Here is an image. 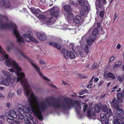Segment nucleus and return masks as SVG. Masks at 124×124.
I'll use <instances>...</instances> for the list:
<instances>
[{
	"instance_id": "nucleus-1",
	"label": "nucleus",
	"mask_w": 124,
	"mask_h": 124,
	"mask_svg": "<svg viewBox=\"0 0 124 124\" xmlns=\"http://www.w3.org/2000/svg\"><path fill=\"white\" fill-rule=\"evenodd\" d=\"M28 105L23 106L22 108H19L18 111L19 113L18 115L19 119H22L24 118H28L27 115L32 111L34 116L40 120L43 119L42 112L49 107H54L55 109H62L70 108V99L65 98L63 102L60 104L58 101L53 100L51 103L48 101L49 98H46L45 100L41 101H38V97L33 92L31 93L30 96L27 97Z\"/></svg>"
},
{
	"instance_id": "nucleus-2",
	"label": "nucleus",
	"mask_w": 124,
	"mask_h": 124,
	"mask_svg": "<svg viewBox=\"0 0 124 124\" xmlns=\"http://www.w3.org/2000/svg\"><path fill=\"white\" fill-rule=\"evenodd\" d=\"M3 17L4 19H7L6 17L0 15V18ZM17 26L12 22H10L8 23H4L3 20L0 18V29H9L13 30V32L17 38V42L21 45L24 42V39L19 34L17 30Z\"/></svg>"
},
{
	"instance_id": "nucleus-3",
	"label": "nucleus",
	"mask_w": 124,
	"mask_h": 124,
	"mask_svg": "<svg viewBox=\"0 0 124 124\" xmlns=\"http://www.w3.org/2000/svg\"><path fill=\"white\" fill-rule=\"evenodd\" d=\"M18 76L16 79V82L20 81L22 84L23 88L24 90V94L27 97L30 96L32 91H31L30 89L34 88V85L32 84H29L28 80L26 78H24L25 76L24 73L23 72H15Z\"/></svg>"
},
{
	"instance_id": "nucleus-4",
	"label": "nucleus",
	"mask_w": 124,
	"mask_h": 124,
	"mask_svg": "<svg viewBox=\"0 0 124 124\" xmlns=\"http://www.w3.org/2000/svg\"><path fill=\"white\" fill-rule=\"evenodd\" d=\"M102 108L103 111L101 114V119L106 124H107L109 122V117L112 114V112L110 109L107 108L106 105H102Z\"/></svg>"
},
{
	"instance_id": "nucleus-5",
	"label": "nucleus",
	"mask_w": 124,
	"mask_h": 124,
	"mask_svg": "<svg viewBox=\"0 0 124 124\" xmlns=\"http://www.w3.org/2000/svg\"><path fill=\"white\" fill-rule=\"evenodd\" d=\"M113 112L115 113L113 117V124H124V122L122 120L123 118L122 115L124 114L123 110L119 108L114 110Z\"/></svg>"
},
{
	"instance_id": "nucleus-6",
	"label": "nucleus",
	"mask_w": 124,
	"mask_h": 124,
	"mask_svg": "<svg viewBox=\"0 0 124 124\" xmlns=\"http://www.w3.org/2000/svg\"><path fill=\"white\" fill-rule=\"evenodd\" d=\"M101 110V107L98 104H95V105L94 109L92 108L88 111L87 115L88 117L91 119H95L96 115L95 110L97 112H99Z\"/></svg>"
},
{
	"instance_id": "nucleus-7",
	"label": "nucleus",
	"mask_w": 124,
	"mask_h": 124,
	"mask_svg": "<svg viewBox=\"0 0 124 124\" xmlns=\"http://www.w3.org/2000/svg\"><path fill=\"white\" fill-rule=\"evenodd\" d=\"M20 53L24 57L26 58L27 59L30 61V62L31 63L32 66L37 70L39 76H40L43 79H44L46 81L48 82L50 81V80L47 78L46 77L43 76L42 73L40 71V68L34 64V63L33 62V60L27 57L22 53H21V52H20Z\"/></svg>"
},
{
	"instance_id": "nucleus-8",
	"label": "nucleus",
	"mask_w": 124,
	"mask_h": 124,
	"mask_svg": "<svg viewBox=\"0 0 124 124\" xmlns=\"http://www.w3.org/2000/svg\"><path fill=\"white\" fill-rule=\"evenodd\" d=\"M117 100L114 99L111 103V106L114 109V110L119 108L118 102L121 103L123 102L122 99V94L121 93H118L117 95Z\"/></svg>"
},
{
	"instance_id": "nucleus-9",
	"label": "nucleus",
	"mask_w": 124,
	"mask_h": 124,
	"mask_svg": "<svg viewBox=\"0 0 124 124\" xmlns=\"http://www.w3.org/2000/svg\"><path fill=\"white\" fill-rule=\"evenodd\" d=\"M62 51L63 55L66 59H67L69 58L73 59L75 57V55L74 52L70 51V53L66 49H62Z\"/></svg>"
},
{
	"instance_id": "nucleus-10",
	"label": "nucleus",
	"mask_w": 124,
	"mask_h": 124,
	"mask_svg": "<svg viewBox=\"0 0 124 124\" xmlns=\"http://www.w3.org/2000/svg\"><path fill=\"white\" fill-rule=\"evenodd\" d=\"M75 45L73 43H70L69 45V46L71 47L72 50L79 57H83V53L80 50V47L78 46H77L74 49V47Z\"/></svg>"
},
{
	"instance_id": "nucleus-11",
	"label": "nucleus",
	"mask_w": 124,
	"mask_h": 124,
	"mask_svg": "<svg viewBox=\"0 0 124 124\" xmlns=\"http://www.w3.org/2000/svg\"><path fill=\"white\" fill-rule=\"evenodd\" d=\"M26 34H23V36L27 41L29 42L31 40H32L36 43H38L37 40L32 37L33 34L31 32L28 31L26 32Z\"/></svg>"
},
{
	"instance_id": "nucleus-12",
	"label": "nucleus",
	"mask_w": 124,
	"mask_h": 124,
	"mask_svg": "<svg viewBox=\"0 0 124 124\" xmlns=\"http://www.w3.org/2000/svg\"><path fill=\"white\" fill-rule=\"evenodd\" d=\"M5 115L7 117H10L12 118V119H14V118H16L17 117L16 112L13 110H11L9 113H6Z\"/></svg>"
},
{
	"instance_id": "nucleus-13",
	"label": "nucleus",
	"mask_w": 124,
	"mask_h": 124,
	"mask_svg": "<svg viewBox=\"0 0 124 124\" xmlns=\"http://www.w3.org/2000/svg\"><path fill=\"white\" fill-rule=\"evenodd\" d=\"M28 118H24V121L25 122V124H35L33 120V117L31 115H27Z\"/></svg>"
},
{
	"instance_id": "nucleus-14",
	"label": "nucleus",
	"mask_w": 124,
	"mask_h": 124,
	"mask_svg": "<svg viewBox=\"0 0 124 124\" xmlns=\"http://www.w3.org/2000/svg\"><path fill=\"white\" fill-rule=\"evenodd\" d=\"M38 17L39 18L44 20L47 23H50L54 21L52 20V18L51 17L50 18H45V16L42 15H39L38 16Z\"/></svg>"
},
{
	"instance_id": "nucleus-15",
	"label": "nucleus",
	"mask_w": 124,
	"mask_h": 124,
	"mask_svg": "<svg viewBox=\"0 0 124 124\" xmlns=\"http://www.w3.org/2000/svg\"><path fill=\"white\" fill-rule=\"evenodd\" d=\"M36 35L38 38L40 40H45L46 39V36L44 33L37 32Z\"/></svg>"
},
{
	"instance_id": "nucleus-16",
	"label": "nucleus",
	"mask_w": 124,
	"mask_h": 124,
	"mask_svg": "<svg viewBox=\"0 0 124 124\" xmlns=\"http://www.w3.org/2000/svg\"><path fill=\"white\" fill-rule=\"evenodd\" d=\"M104 77L105 78L107 79L111 78L112 79H114L116 78L115 76L113 74L110 72L105 73Z\"/></svg>"
},
{
	"instance_id": "nucleus-17",
	"label": "nucleus",
	"mask_w": 124,
	"mask_h": 124,
	"mask_svg": "<svg viewBox=\"0 0 124 124\" xmlns=\"http://www.w3.org/2000/svg\"><path fill=\"white\" fill-rule=\"evenodd\" d=\"M64 10L68 13V16L67 18L69 20H71L74 16V14L70 12V8H64Z\"/></svg>"
},
{
	"instance_id": "nucleus-18",
	"label": "nucleus",
	"mask_w": 124,
	"mask_h": 124,
	"mask_svg": "<svg viewBox=\"0 0 124 124\" xmlns=\"http://www.w3.org/2000/svg\"><path fill=\"white\" fill-rule=\"evenodd\" d=\"M96 39V37L90 36L87 38L86 41L89 46L93 44L94 42V41Z\"/></svg>"
},
{
	"instance_id": "nucleus-19",
	"label": "nucleus",
	"mask_w": 124,
	"mask_h": 124,
	"mask_svg": "<svg viewBox=\"0 0 124 124\" xmlns=\"http://www.w3.org/2000/svg\"><path fill=\"white\" fill-rule=\"evenodd\" d=\"M81 17L80 15H77L73 18L74 22L76 24L80 25L81 22Z\"/></svg>"
},
{
	"instance_id": "nucleus-20",
	"label": "nucleus",
	"mask_w": 124,
	"mask_h": 124,
	"mask_svg": "<svg viewBox=\"0 0 124 124\" xmlns=\"http://www.w3.org/2000/svg\"><path fill=\"white\" fill-rule=\"evenodd\" d=\"M79 2L81 6H84L85 3V8H90V7L88 2L85 0H79Z\"/></svg>"
},
{
	"instance_id": "nucleus-21",
	"label": "nucleus",
	"mask_w": 124,
	"mask_h": 124,
	"mask_svg": "<svg viewBox=\"0 0 124 124\" xmlns=\"http://www.w3.org/2000/svg\"><path fill=\"white\" fill-rule=\"evenodd\" d=\"M51 14L52 16L57 17L59 15V12L58 11L54 10V8H52L50 11Z\"/></svg>"
},
{
	"instance_id": "nucleus-22",
	"label": "nucleus",
	"mask_w": 124,
	"mask_h": 124,
	"mask_svg": "<svg viewBox=\"0 0 124 124\" xmlns=\"http://www.w3.org/2000/svg\"><path fill=\"white\" fill-rule=\"evenodd\" d=\"M8 1V3H6L5 1L3 0H0V4L2 7L4 6L6 8H9L10 7V3Z\"/></svg>"
},
{
	"instance_id": "nucleus-23",
	"label": "nucleus",
	"mask_w": 124,
	"mask_h": 124,
	"mask_svg": "<svg viewBox=\"0 0 124 124\" xmlns=\"http://www.w3.org/2000/svg\"><path fill=\"white\" fill-rule=\"evenodd\" d=\"M49 44L53 46L56 48L58 49H60L61 48V47L60 45L59 44L55 43L54 42H50Z\"/></svg>"
},
{
	"instance_id": "nucleus-24",
	"label": "nucleus",
	"mask_w": 124,
	"mask_h": 124,
	"mask_svg": "<svg viewBox=\"0 0 124 124\" xmlns=\"http://www.w3.org/2000/svg\"><path fill=\"white\" fill-rule=\"evenodd\" d=\"M8 78L9 83H10L13 86H14L15 85L16 78H13L10 77H8Z\"/></svg>"
},
{
	"instance_id": "nucleus-25",
	"label": "nucleus",
	"mask_w": 124,
	"mask_h": 124,
	"mask_svg": "<svg viewBox=\"0 0 124 124\" xmlns=\"http://www.w3.org/2000/svg\"><path fill=\"white\" fill-rule=\"evenodd\" d=\"M82 49L84 50L86 53L89 52L88 47L87 45H85L84 44H82L81 45Z\"/></svg>"
},
{
	"instance_id": "nucleus-26",
	"label": "nucleus",
	"mask_w": 124,
	"mask_h": 124,
	"mask_svg": "<svg viewBox=\"0 0 124 124\" xmlns=\"http://www.w3.org/2000/svg\"><path fill=\"white\" fill-rule=\"evenodd\" d=\"M2 72L4 76L6 77H10L12 76L11 74L10 73L5 70H2Z\"/></svg>"
},
{
	"instance_id": "nucleus-27",
	"label": "nucleus",
	"mask_w": 124,
	"mask_h": 124,
	"mask_svg": "<svg viewBox=\"0 0 124 124\" xmlns=\"http://www.w3.org/2000/svg\"><path fill=\"white\" fill-rule=\"evenodd\" d=\"M8 77H6L5 80H2L1 81V82L4 85L6 86H8L9 85V81Z\"/></svg>"
},
{
	"instance_id": "nucleus-28",
	"label": "nucleus",
	"mask_w": 124,
	"mask_h": 124,
	"mask_svg": "<svg viewBox=\"0 0 124 124\" xmlns=\"http://www.w3.org/2000/svg\"><path fill=\"white\" fill-rule=\"evenodd\" d=\"M14 46L12 42L10 43L9 45H8L6 49L8 51H9L13 49L14 47Z\"/></svg>"
},
{
	"instance_id": "nucleus-29",
	"label": "nucleus",
	"mask_w": 124,
	"mask_h": 124,
	"mask_svg": "<svg viewBox=\"0 0 124 124\" xmlns=\"http://www.w3.org/2000/svg\"><path fill=\"white\" fill-rule=\"evenodd\" d=\"M115 64V65L113 66L114 69H115L121 66V62L117 61L116 62Z\"/></svg>"
},
{
	"instance_id": "nucleus-30",
	"label": "nucleus",
	"mask_w": 124,
	"mask_h": 124,
	"mask_svg": "<svg viewBox=\"0 0 124 124\" xmlns=\"http://www.w3.org/2000/svg\"><path fill=\"white\" fill-rule=\"evenodd\" d=\"M30 9L31 12L35 14H38L40 11V10L38 8L35 9V8H30Z\"/></svg>"
},
{
	"instance_id": "nucleus-31",
	"label": "nucleus",
	"mask_w": 124,
	"mask_h": 124,
	"mask_svg": "<svg viewBox=\"0 0 124 124\" xmlns=\"http://www.w3.org/2000/svg\"><path fill=\"white\" fill-rule=\"evenodd\" d=\"M83 9L80 11V13L81 15L83 16L85 15V12H87L89 11V8H83Z\"/></svg>"
},
{
	"instance_id": "nucleus-32",
	"label": "nucleus",
	"mask_w": 124,
	"mask_h": 124,
	"mask_svg": "<svg viewBox=\"0 0 124 124\" xmlns=\"http://www.w3.org/2000/svg\"><path fill=\"white\" fill-rule=\"evenodd\" d=\"M98 33V31L97 28H94L92 32V34L91 36H92L93 37H95L96 39V35Z\"/></svg>"
},
{
	"instance_id": "nucleus-33",
	"label": "nucleus",
	"mask_w": 124,
	"mask_h": 124,
	"mask_svg": "<svg viewBox=\"0 0 124 124\" xmlns=\"http://www.w3.org/2000/svg\"><path fill=\"white\" fill-rule=\"evenodd\" d=\"M95 5L97 8H101V0H96Z\"/></svg>"
},
{
	"instance_id": "nucleus-34",
	"label": "nucleus",
	"mask_w": 124,
	"mask_h": 124,
	"mask_svg": "<svg viewBox=\"0 0 124 124\" xmlns=\"http://www.w3.org/2000/svg\"><path fill=\"white\" fill-rule=\"evenodd\" d=\"M62 5L63 8H70V5L68 4H66V3L64 2L62 3Z\"/></svg>"
},
{
	"instance_id": "nucleus-35",
	"label": "nucleus",
	"mask_w": 124,
	"mask_h": 124,
	"mask_svg": "<svg viewBox=\"0 0 124 124\" xmlns=\"http://www.w3.org/2000/svg\"><path fill=\"white\" fill-rule=\"evenodd\" d=\"M115 58L114 56H113L109 58L108 64L113 62L115 59Z\"/></svg>"
},
{
	"instance_id": "nucleus-36",
	"label": "nucleus",
	"mask_w": 124,
	"mask_h": 124,
	"mask_svg": "<svg viewBox=\"0 0 124 124\" xmlns=\"http://www.w3.org/2000/svg\"><path fill=\"white\" fill-rule=\"evenodd\" d=\"M98 66V65L97 63H94L93 65L92 68V69L93 70L95 69Z\"/></svg>"
},
{
	"instance_id": "nucleus-37",
	"label": "nucleus",
	"mask_w": 124,
	"mask_h": 124,
	"mask_svg": "<svg viewBox=\"0 0 124 124\" xmlns=\"http://www.w3.org/2000/svg\"><path fill=\"white\" fill-rule=\"evenodd\" d=\"M117 79L120 82H123L122 78L120 76H119L117 77Z\"/></svg>"
},
{
	"instance_id": "nucleus-38",
	"label": "nucleus",
	"mask_w": 124,
	"mask_h": 124,
	"mask_svg": "<svg viewBox=\"0 0 124 124\" xmlns=\"http://www.w3.org/2000/svg\"><path fill=\"white\" fill-rule=\"evenodd\" d=\"M105 11H101L99 15L101 17H103V15L104 13H105Z\"/></svg>"
},
{
	"instance_id": "nucleus-39",
	"label": "nucleus",
	"mask_w": 124,
	"mask_h": 124,
	"mask_svg": "<svg viewBox=\"0 0 124 124\" xmlns=\"http://www.w3.org/2000/svg\"><path fill=\"white\" fill-rule=\"evenodd\" d=\"M104 81L103 80H101L100 82L98 83V85L99 86H100L102 85L104 83Z\"/></svg>"
},
{
	"instance_id": "nucleus-40",
	"label": "nucleus",
	"mask_w": 124,
	"mask_h": 124,
	"mask_svg": "<svg viewBox=\"0 0 124 124\" xmlns=\"http://www.w3.org/2000/svg\"><path fill=\"white\" fill-rule=\"evenodd\" d=\"M87 106V105L86 104H85L83 106V110L84 112L86 111Z\"/></svg>"
},
{
	"instance_id": "nucleus-41",
	"label": "nucleus",
	"mask_w": 124,
	"mask_h": 124,
	"mask_svg": "<svg viewBox=\"0 0 124 124\" xmlns=\"http://www.w3.org/2000/svg\"><path fill=\"white\" fill-rule=\"evenodd\" d=\"M7 121L9 122H11L12 121L13 119H12V118L10 117H7Z\"/></svg>"
},
{
	"instance_id": "nucleus-42",
	"label": "nucleus",
	"mask_w": 124,
	"mask_h": 124,
	"mask_svg": "<svg viewBox=\"0 0 124 124\" xmlns=\"http://www.w3.org/2000/svg\"><path fill=\"white\" fill-rule=\"evenodd\" d=\"M22 92V90L20 89H18L17 91V94L18 95H20Z\"/></svg>"
},
{
	"instance_id": "nucleus-43",
	"label": "nucleus",
	"mask_w": 124,
	"mask_h": 124,
	"mask_svg": "<svg viewBox=\"0 0 124 124\" xmlns=\"http://www.w3.org/2000/svg\"><path fill=\"white\" fill-rule=\"evenodd\" d=\"M118 87L117 85H116L115 86H114L112 88V89H113V90H112L111 92H113L115 91V89H117V88Z\"/></svg>"
},
{
	"instance_id": "nucleus-44",
	"label": "nucleus",
	"mask_w": 124,
	"mask_h": 124,
	"mask_svg": "<svg viewBox=\"0 0 124 124\" xmlns=\"http://www.w3.org/2000/svg\"><path fill=\"white\" fill-rule=\"evenodd\" d=\"M78 76H79L81 78H84L85 77L83 75H82L80 74H78Z\"/></svg>"
},
{
	"instance_id": "nucleus-45",
	"label": "nucleus",
	"mask_w": 124,
	"mask_h": 124,
	"mask_svg": "<svg viewBox=\"0 0 124 124\" xmlns=\"http://www.w3.org/2000/svg\"><path fill=\"white\" fill-rule=\"evenodd\" d=\"M14 94L12 93H10L8 95V96L9 97L11 98L13 96Z\"/></svg>"
},
{
	"instance_id": "nucleus-46",
	"label": "nucleus",
	"mask_w": 124,
	"mask_h": 124,
	"mask_svg": "<svg viewBox=\"0 0 124 124\" xmlns=\"http://www.w3.org/2000/svg\"><path fill=\"white\" fill-rule=\"evenodd\" d=\"M121 47V46L120 44H118L116 46V48L118 49H119Z\"/></svg>"
},
{
	"instance_id": "nucleus-47",
	"label": "nucleus",
	"mask_w": 124,
	"mask_h": 124,
	"mask_svg": "<svg viewBox=\"0 0 124 124\" xmlns=\"http://www.w3.org/2000/svg\"><path fill=\"white\" fill-rule=\"evenodd\" d=\"M40 63L41 64H46V62L43 60H41L40 62Z\"/></svg>"
},
{
	"instance_id": "nucleus-48",
	"label": "nucleus",
	"mask_w": 124,
	"mask_h": 124,
	"mask_svg": "<svg viewBox=\"0 0 124 124\" xmlns=\"http://www.w3.org/2000/svg\"><path fill=\"white\" fill-rule=\"evenodd\" d=\"M117 17V14L115 13L114 17V21L115 20Z\"/></svg>"
},
{
	"instance_id": "nucleus-49",
	"label": "nucleus",
	"mask_w": 124,
	"mask_h": 124,
	"mask_svg": "<svg viewBox=\"0 0 124 124\" xmlns=\"http://www.w3.org/2000/svg\"><path fill=\"white\" fill-rule=\"evenodd\" d=\"M6 105L7 107L8 108H9L10 106V104L9 102H8L6 103Z\"/></svg>"
},
{
	"instance_id": "nucleus-50",
	"label": "nucleus",
	"mask_w": 124,
	"mask_h": 124,
	"mask_svg": "<svg viewBox=\"0 0 124 124\" xmlns=\"http://www.w3.org/2000/svg\"><path fill=\"white\" fill-rule=\"evenodd\" d=\"M99 80V79L97 78H95L94 79V81L96 82H98Z\"/></svg>"
},
{
	"instance_id": "nucleus-51",
	"label": "nucleus",
	"mask_w": 124,
	"mask_h": 124,
	"mask_svg": "<svg viewBox=\"0 0 124 124\" xmlns=\"http://www.w3.org/2000/svg\"><path fill=\"white\" fill-rule=\"evenodd\" d=\"M4 57L2 56H0V61H2L4 60Z\"/></svg>"
},
{
	"instance_id": "nucleus-52",
	"label": "nucleus",
	"mask_w": 124,
	"mask_h": 124,
	"mask_svg": "<svg viewBox=\"0 0 124 124\" xmlns=\"http://www.w3.org/2000/svg\"><path fill=\"white\" fill-rule=\"evenodd\" d=\"M4 116H5L4 115H0V118L1 119H4Z\"/></svg>"
},
{
	"instance_id": "nucleus-53",
	"label": "nucleus",
	"mask_w": 124,
	"mask_h": 124,
	"mask_svg": "<svg viewBox=\"0 0 124 124\" xmlns=\"http://www.w3.org/2000/svg\"><path fill=\"white\" fill-rule=\"evenodd\" d=\"M97 27L98 28H100V26L101 24L100 23H97Z\"/></svg>"
},
{
	"instance_id": "nucleus-54",
	"label": "nucleus",
	"mask_w": 124,
	"mask_h": 124,
	"mask_svg": "<svg viewBox=\"0 0 124 124\" xmlns=\"http://www.w3.org/2000/svg\"><path fill=\"white\" fill-rule=\"evenodd\" d=\"M102 3L104 4H106V0H102Z\"/></svg>"
},
{
	"instance_id": "nucleus-55",
	"label": "nucleus",
	"mask_w": 124,
	"mask_h": 124,
	"mask_svg": "<svg viewBox=\"0 0 124 124\" xmlns=\"http://www.w3.org/2000/svg\"><path fill=\"white\" fill-rule=\"evenodd\" d=\"M111 84V82H109L107 84V87H108L110 86V85Z\"/></svg>"
},
{
	"instance_id": "nucleus-56",
	"label": "nucleus",
	"mask_w": 124,
	"mask_h": 124,
	"mask_svg": "<svg viewBox=\"0 0 124 124\" xmlns=\"http://www.w3.org/2000/svg\"><path fill=\"white\" fill-rule=\"evenodd\" d=\"M106 94H103L101 96V99H102L103 98H104L106 96Z\"/></svg>"
},
{
	"instance_id": "nucleus-57",
	"label": "nucleus",
	"mask_w": 124,
	"mask_h": 124,
	"mask_svg": "<svg viewBox=\"0 0 124 124\" xmlns=\"http://www.w3.org/2000/svg\"><path fill=\"white\" fill-rule=\"evenodd\" d=\"M71 4L72 5H77V3H76L73 1H72V2Z\"/></svg>"
},
{
	"instance_id": "nucleus-58",
	"label": "nucleus",
	"mask_w": 124,
	"mask_h": 124,
	"mask_svg": "<svg viewBox=\"0 0 124 124\" xmlns=\"http://www.w3.org/2000/svg\"><path fill=\"white\" fill-rule=\"evenodd\" d=\"M87 88H90L91 87V85H89L87 86Z\"/></svg>"
},
{
	"instance_id": "nucleus-59",
	"label": "nucleus",
	"mask_w": 124,
	"mask_h": 124,
	"mask_svg": "<svg viewBox=\"0 0 124 124\" xmlns=\"http://www.w3.org/2000/svg\"><path fill=\"white\" fill-rule=\"evenodd\" d=\"M41 0V1H42V2L43 3H45L46 2V0Z\"/></svg>"
},
{
	"instance_id": "nucleus-60",
	"label": "nucleus",
	"mask_w": 124,
	"mask_h": 124,
	"mask_svg": "<svg viewBox=\"0 0 124 124\" xmlns=\"http://www.w3.org/2000/svg\"><path fill=\"white\" fill-rule=\"evenodd\" d=\"M4 89V87H3L0 86V90H3Z\"/></svg>"
},
{
	"instance_id": "nucleus-61",
	"label": "nucleus",
	"mask_w": 124,
	"mask_h": 124,
	"mask_svg": "<svg viewBox=\"0 0 124 124\" xmlns=\"http://www.w3.org/2000/svg\"><path fill=\"white\" fill-rule=\"evenodd\" d=\"M121 90V88H119L118 89V90H116V92H119V91H120Z\"/></svg>"
},
{
	"instance_id": "nucleus-62",
	"label": "nucleus",
	"mask_w": 124,
	"mask_h": 124,
	"mask_svg": "<svg viewBox=\"0 0 124 124\" xmlns=\"http://www.w3.org/2000/svg\"><path fill=\"white\" fill-rule=\"evenodd\" d=\"M14 124H20V123L18 122H16Z\"/></svg>"
},
{
	"instance_id": "nucleus-63",
	"label": "nucleus",
	"mask_w": 124,
	"mask_h": 124,
	"mask_svg": "<svg viewBox=\"0 0 124 124\" xmlns=\"http://www.w3.org/2000/svg\"><path fill=\"white\" fill-rule=\"evenodd\" d=\"M83 94H84V93L83 92H80L79 93V94L80 95H82Z\"/></svg>"
},
{
	"instance_id": "nucleus-64",
	"label": "nucleus",
	"mask_w": 124,
	"mask_h": 124,
	"mask_svg": "<svg viewBox=\"0 0 124 124\" xmlns=\"http://www.w3.org/2000/svg\"><path fill=\"white\" fill-rule=\"evenodd\" d=\"M122 78L123 80H124V74H123V76L122 77Z\"/></svg>"
}]
</instances>
